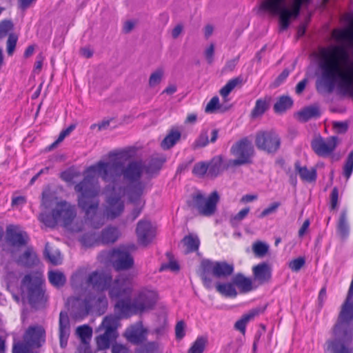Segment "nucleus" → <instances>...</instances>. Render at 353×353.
Instances as JSON below:
<instances>
[{"instance_id": "nucleus-7", "label": "nucleus", "mask_w": 353, "mask_h": 353, "mask_svg": "<svg viewBox=\"0 0 353 353\" xmlns=\"http://www.w3.org/2000/svg\"><path fill=\"white\" fill-rule=\"evenodd\" d=\"M219 201L220 195L216 190L208 196L198 190L191 194L190 199L187 201V205L190 209L196 210L201 216H211L216 213Z\"/></svg>"}, {"instance_id": "nucleus-60", "label": "nucleus", "mask_w": 353, "mask_h": 353, "mask_svg": "<svg viewBox=\"0 0 353 353\" xmlns=\"http://www.w3.org/2000/svg\"><path fill=\"white\" fill-rule=\"evenodd\" d=\"M250 208H245L239 211L236 215L231 218V223L233 225L238 224L242 221L249 213Z\"/></svg>"}, {"instance_id": "nucleus-27", "label": "nucleus", "mask_w": 353, "mask_h": 353, "mask_svg": "<svg viewBox=\"0 0 353 353\" xmlns=\"http://www.w3.org/2000/svg\"><path fill=\"white\" fill-rule=\"evenodd\" d=\"M17 263L22 266L31 268L39 263V259L32 247H27L17 259Z\"/></svg>"}, {"instance_id": "nucleus-57", "label": "nucleus", "mask_w": 353, "mask_h": 353, "mask_svg": "<svg viewBox=\"0 0 353 353\" xmlns=\"http://www.w3.org/2000/svg\"><path fill=\"white\" fill-rule=\"evenodd\" d=\"M208 163L201 162L196 163L193 168L192 172L197 176H203L205 174H208Z\"/></svg>"}, {"instance_id": "nucleus-15", "label": "nucleus", "mask_w": 353, "mask_h": 353, "mask_svg": "<svg viewBox=\"0 0 353 353\" xmlns=\"http://www.w3.org/2000/svg\"><path fill=\"white\" fill-rule=\"evenodd\" d=\"M99 186H90V226L94 228H99L105 223L104 215L97 211L99 200L96 196L99 194Z\"/></svg>"}, {"instance_id": "nucleus-47", "label": "nucleus", "mask_w": 353, "mask_h": 353, "mask_svg": "<svg viewBox=\"0 0 353 353\" xmlns=\"http://www.w3.org/2000/svg\"><path fill=\"white\" fill-rule=\"evenodd\" d=\"M270 99L264 98L258 99L256 101V105L252 112V115L254 117L263 114L269 107Z\"/></svg>"}, {"instance_id": "nucleus-16", "label": "nucleus", "mask_w": 353, "mask_h": 353, "mask_svg": "<svg viewBox=\"0 0 353 353\" xmlns=\"http://www.w3.org/2000/svg\"><path fill=\"white\" fill-rule=\"evenodd\" d=\"M46 332L45 328L40 325H31L26 330L23 341L32 348H39L46 343Z\"/></svg>"}, {"instance_id": "nucleus-64", "label": "nucleus", "mask_w": 353, "mask_h": 353, "mask_svg": "<svg viewBox=\"0 0 353 353\" xmlns=\"http://www.w3.org/2000/svg\"><path fill=\"white\" fill-rule=\"evenodd\" d=\"M280 205L279 203H273L268 208L264 209L263 212L261 213L259 217L263 218L273 212H274L276 209Z\"/></svg>"}, {"instance_id": "nucleus-17", "label": "nucleus", "mask_w": 353, "mask_h": 353, "mask_svg": "<svg viewBox=\"0 0 353 353\" xmlns=\"http://www.w3.org/2000/svg\"><path fill=\"white\" fill-rule=\"evenodd\" d=\"M136 232L139 243L146 246L155 237L156 229L150 221L141 220L137 223Z\"/></svg>"}, {"instance_id": "nucleus-44", "label": "nucleus", "mask_w": 353, "mask_h": 353, "mask_svg": "<svg viewBox=\"0 0 353 353\" xmlns=\"http://www.w3.org/2000/svg\"><path fill=\"white\" fill-rule=\"evenodd\" d=\"M119 319L114 316H107L104 318L102 325L105 330L107 334H117V326Z\"/></svg>"}, {"instance_id": "nucleus-58", "label": "nucleus", "mask_w": 353, "mask_h": 353, "mask_svg": "<svg viewBox=\"0 0 353 353\" xmlns=\"http://www.w3.org/2000/svg\"><path fill=\"white\" fill-rule=\"evenodd\" d=\"M305 260L303 257H299L291 261L289 263V268L294 272H298L305 265Z\"/></svg>"}, {"instance_id": "nucleus-18", "label": "nucleus", "mask_w": 353, "mask_h": 353, "mask_svg": "<svg viewBox=\"0 0 353 353\" xmlns=\"http://www.w3.org/2000/svg\"><path fill=\"white\" fill-rule=\"evenodd\" d=\"M120 232L116 227H107L100 234L92 233L90 230V244L99 243L108 244L114 243L119 237Z\"/></svg>"}, {"instance_id": "nucleus-4", "label": "nucleus", "mask_w": 353, "mask_h": 353, "mask_svg": "<svg viewBox=\"0 0 353 353\" xmlns=\"http://www.w3.org/2000/svg\"><path fill=\"white\" fill-rule=\"evenodd\" d=\"M158 300L157 292L150 288L139 290L133 299L121 300L115 304V307L124 316L141 314L152 310Z\"/></svg>"}, {"instance_id": "nucleus-13", "label": "nucleus", "mask_w": 353, "mask_h": 353, "mask_svg": "<svg viewBox=\"0 0 353 353\" xmlns=\"http://www.w3.org/2000/svg\"><path fill=\"white\" fill-rule=\"evenodd\" d=\"M108 290L110 298L117 300V303H119L121 300L131 299L133 286L130 281L124 278H119L112 280Z\"/></svg>"}, {"instance_id": "nucleus-20", "label": "nucleus", "mask_w": 353, "mask_h": 353, "mask_svg": "<svg viewBox=\"0 0 353 353\" xmlns=\"http://www.w3.org/2000/svg\"><path fill=\"white\" fill-rule=\"evenodd\" d=\"M71 286L79 294L85 293L88 288V270L81 268L73 273L70 279Z\"/></svg>"}, {"instance_id": "nucleus-21", "label": "nucleus", "mask_w": 353, "mask_h": 353, "mask_svg": "<svg viewBox=\"0 0 353 353\" xmlns=\"http://www.w3.org/2000/svg\"><path fill=\"white\" fill-rule=\"evenodd\" d=\"M124 210V203L121 196L111 195L107 199L105 214L108 219H114L120 216Z\"/></svg>"}, {"instance_id": "nucleus-1", "label": "nucleus", "mask_w": 353, "mask_h": 353, "mask_svg": "<svg viewBox=\"0 0 353 353\" xmlns=\"http://www.w3.org/2000/svg\"><path fill=\"white\" fill-rule=\"evenodd\" d=\"M134 154V148L111 151L108 154V161H101L90 166V172L98 173L105 182L112 185L113 190L118 188L123 193L125 189L119 185L122 176L129 183H135L130 193V201L138 205L141 203L140 198L145 188L143 183L140 181L144 173L142 161H132L125 166V162L132 159Z\"/></svg>"}, {"instance_id": "nucleus-36", "label": "nucleus", "mask_w": 353, "mask_h": 353, "mask_svg": "<svg viewBox=\"0 0 353 353\" xmlns=\"http://www.w3.org/2000/svg\"><path fill=\"white\" fill-rule=\"evenodd\" d=\"M332 37L339 43L343 44L348 42L353 48V32L351 30H334L332 34Z\"/></svg>"}, {"instance_id": "nucleus-6", "label": "nucleus", "mask_w": 353, "mask_h": 353, "mask_svg": "<svg viewBox=\"0 0 353 353\" xmlns=\"http://www.w3.org/2000/svg\"><path fill=\"white\" fill-rule=\"evenodd\" d=\"M135 250L136 246L133 244L119 246L101 252L98 259L105 265L111 264L117 271L127 270L134 265V259L130 252Z\"/></svg>"}, {"instance_id": "nucleus-40", "label": "nucleus", "mask_w": 353, "mask_h": 353, "mask_svg": "<svg viewBox=\"0 0 353 353\" xmlns=\"http://www.w3.org/2000/svg\"><path fill=\"white\" fill-rule=\"evenodd\" d=\"M117 337V334H107L105 332L103 334L96 339L97 349L100 350L108 349L110 344L116 340Z\"/></svg>"}, {"instance_id": "nucleus-43", "label": "nucleus", "mask_w": 353, "mask_h": 353, "mask_svg": "<svg viewBox=\"0 0 353 353\" xmlns=\"http://www.w3.org/2000/svg\"><path fill=\"white\" fill-rule=\"evenodd\" d=\"M293 101L287 96L281 97L274 105V110L276 113H281L292 106Z\"/></svg>"}, {"instance_id": "nucleus-45", "label": "nucleus", "mask_w": 353, "mask_h": 353, "mask_svg": "<svg viewBox=\"0 0 353 353\" xmlns=\"http://www.w3.org/2000/svg\"><path fill=\"white\" fill-rule=\"evenodd\" d=\"M300 119L307 121L309 119L320 116V111L317 106H309L299 112Z\"/></svg>"}, {"instance_id": "nucleus-38", "label": "nucleus", "mask_w": 353, "mask_h": 353, "mask_svg": "<svg viewBox=\"0 0 353 353\" xmlns=\"http://www.w3.org/2000/svg\"><path fill=\"white\" fill-rule=\"evenodd\" d=\"M181 138V132L174 129H172L168 135L161 143V146L163 150H168L173 147Z\"/></svg>"}, {"instance_id": "nucleus-39", "label": "nucleus", "mask_w": 353, "mask_h": 353, "mask_svg": "<svg viewBox=\"0 0 353 353\" xmlns=\"http://www.w3.org/2000/svg\"><path fill=\"white\" fill-rule=\"evenodd\" d=\"M234 283H220L217 282L216 284V291L226 297H235L237 295V292L234 288Z\"/></svg>"}, {"instance_id": "nucleus-55", "label": "nucleus", "mask_w": 353, "mask_h": 353, "mask_svg": "<svg viewBox=\"0 0 353 353\" xmlns=\"http://www.w3.org/2000/svg\"><path fill=\"white\" fill-rule=\"evenodd\" d=\"M31 348L32 347L24 341L23 343L20 342L14 345L12 353H33Z\"/></svg>"}, {"instance_id": "nucleus-14", "label": "nucleus", "mask_w": 353, "mask_h": 353, "mask_svg": "<svg viewBox=\"0 0 353 353\" xmlns=\"http://www.w3.org/2000/svg\"><path fill=\"white\" fill-rule=\"evenodd\" d=\"M338 144L339 139L336 136L330 137L327 139L319 137L312 141L311 146L318 156L327 157L335 150Z\"/></svg>"}, {"instance_id": "nucleus-63", "label": "nucleus", "mask_w": 353, "mask_h": 353, "mask_svg": "<svg viewBox=\"0 0 353 353\" xmlns=\"http://www.w3.org/2000/svg\"><path fill=\"white\" fill-rule=\"evenodd\" d=\"M205 57L209 64H212L214 61V45L211 43L205 50Z\"/></svg>"}, {"instance_id": "nucleus-8", "label": "nucleus", "mask_w": 353, "mask_h": 353, "mask_svg": "<svg viewBox=\"0 0 353 353\" xmlns=\"http://www.w3.org/2000/svg\"><path fill=\"white\" fill-rule=\"evenodd\" d=\"M201 268V277L204 285L208 289L212 286V279L210 275L218 279H226L233 274L234 270L232 263L210 260L203 261Z\"/></svg>"}, {"instance_id": "nucleus-41", "label": "nucleus", "mask_w": 353, "mask_h": 353, "mask_svg": "<svg viewBox=\"0 0 353 353\" xmlns=\"http://www.w3.org/2000/svg\"><path fill=\"white\" fill-rule=\"evenodd\" d=\"M243 79L241 76L232 79L228 81L219 91L220 94L223 97H227L229 94L238 85L241 86L243 84Z\"/></svg>"}, {"instance_id": "nucleus-10", "label": "nucleus", "mask_w": 353, "mask_h": 353, "mask_svg": "<svg viewBox=\"0 0 353 353\" xmlns=\"http://www.w3.org/2000/svg\"><path fill=\"white\" fill-rule=\"evenodd\" d=\"M54 214L57 216L58 221L63 222L64 227L70 228L72 232H75L83 231L85 221H77L72 225V223L77 215L74 205L65 201L59 202L54 208Z\"/></svg>"}, {"instance_id": "nucleus-62", "label": "nucleus", "mask_w": 353, "mask_h": 353, "mask_svg": "<svg viewBox=\"0 0 353 353\" xmlns=\"http://www.w3.org/2000/svg\"><path fill=\"white\" fill-rule=\"evenodd\" d=\"M13 28L10 21H3L0 23V37H5Z\"/></svg>"}, {"instance_id": "nucleus-11", "label": "nucleus", "mask_w": 353, "mask_h": 353, "mask_svg": "<svg viewBox=\"0 0 353 353\" xmlns=\"http://www.w3.org/2000/svg\"><path fill=\"white\" fill-rule=\"evenodd\" d=\"M231 153L236 157L228 161V167H236L251 163L254 150L252 142L247 138L237 141L231 148Z\"/></svg>"}, {"instance_id": "nucleus-42", "label": "nucleus", "mask_w": 353, "mask_h": 353, "mask_svg": "<svg viewBox=\"0 0 353 353\" xmlns=\"http://www.w3.org/2000/svg\"><path fill=\"white\" fill-rule=\"evenodd\" d=\"M182 243L186 247L187 253L196 251L200 244L199 238L192 234L185 236L183 239Z\"/></svg>"}, {"instance_id": "nucleus-30", "label": "nucleus", "mask_w": 353, "mask_h": 353, "mask_svg": "<svg viewBox=\"0 0 353 353\" xmlns=\"http://www.w3.org/2000/svg\"><path fill=\"white\" fill-rule=\"evenodd\" d=\"M76 334L81 341L76 353H88V324L79 326Z\"/></svg>"}, {"instance_id": "nucleus-49", "label": "nucleus", "mask_w": 353, "mask_h": 353, "mask_svg": "<svg viewBox=\"0 0 353 353\" xmlns=\"http://www.w3.org/2000/svg\"><path fill=\"white\" fill-rule=\"evenodd\" d=\"M208 343L207 338L198 337L188 350V353H203Z\"/></svg>"}, {"instance_id": "nucleus-33", "label": "nucleus", "mask_w": 353, "mask_h": 353, "mask_svg": "<svg viewBox=\"0 0 353 353\" xmlns=\"http://www.w3.org/2000/svg\"><path fill=\"white\" fill-rule=\"evenodd\" d=\"M234 284L242 293H247L253 290L251 279L245 277L243 274L239 273L232 279Z\"/></svg>"}, {"instance_id": "nucleus-59", "label": "nucleus", "mask_w": 353, "mask_h": 353, "mask_svg": "<svg viewBox=\"0 0 353 353\" xmlns=\"http://www.w3.org/2000/svg\"><path fill=\"white\" fill-rule=\"evenodd\" d=\"M185 323L183 321L177 322L175 325V336L177 340H181L185 334Z\"/></svg>"}, {"instance_id": "nucleus-29", "label": "nucleus", "mask_w": 353, "mask_h": 353, "mask_svg": "<svg viewBox=\"0 0 353 353\" xmlns=\"http://www.w3.org/2000/svg\"><path fill=\"white\" fill-rule=\"evenodd\" d=\"M208 176L216 177L220 174L224 170L228 169V162L223 164V157L221 156H216L213 157L208 163Z\"/></svg>"}, {"instance_id": "nucleus-37", "label": "nucleus", "mask_w": 353, "mask_h": 353, "mask_svg": "<svg viewBox=\"0 0 353 353\" xmlns=\"http://www.w3.org/2000/svg\"><path fill=\"white\" fill-rule=\"evenodd\" d=\"M48 277L50 283L57 288L63 287L66 283V276L62 272L59 270L49 271Z\"/></svg>"}, {"instance_id": "nucleus-53", "label": "nucleus", "mask_w": 353, "mask_h": 353, "mask_svg": "<svg viewBox=\"0 0 353 353\" xmlns=\"http://www.w3.org/2000/svg\"><path fill=\"white\" fill-rule=\"evenodd\" d=\"M338 230H339L340 234L343 237H345L348 234L349 229H348V225L347 223L345 212H342L340 216L339 225H338Z\"/></svg>"}, {"instance_id": "nucleus-61", "label": "nucleus", "mask_w": 353, "mask_h": 353, "mask_svg": "<svg viewBox=\"0 0 353 353\" xmlns=\"http://www.w3.org/2000/svg\"><path fill=\"white\" fill-rule=\"evenodd\" d=\"M17 41V37L14 34H10L7 41V52L12 55L14 51Z\"/></svg>"}, {"instance_id": "nucleus-3", "label": "nucleus", "mask_w": 353, "mask_h": 353, "mask_svg": "<svg viewBox=\"0 0 353 353\" xmlns=\"http://www.w3.org/2000/svg\"><path fill=\"white\" fill-rule=\"evenodd\" d=\"M312 0H264L261 2V9L269 12L273 15H278L281 31L288 28L290 21L297 18L302 7H307ZM329 0H321L324 8Z\"/></svg>"}, {"instance_id": "nucleus-2", "label": "nucleus", "mask_w": 353, "mask_h": 353, "mask_svg": "<svg viewBox=\"0 0 353 353\" xmlns=\"http://www.w3.org/2000/svg\"><path fill=\"white\" fill-rule=\"evenodd\" d=\"M319 68L321 81L317 90L321 88L328 93L337 85L339 92L344 96L353 97V61L343 46H330L322 48L319 52Z\"/></svg>"}, {"instance_id": "nucleus-25", "label": "nucleus", "mask_w": 353, "mask_h": 353, "mask_svg": "<svg viewBox=\"0 0 353 353\" xmlns=\"http://www.w3.org/2000/svg\"><path fill=\"white\" fill-rule=\"evenodd\" d=\"M73 316L76 320H81L88 315V298L86 294L83 298L75 299L72 306Z\"/></svg>"}, {"instance_id": "nucleus-28", "label": "nucleus", "mask_w": 353, "mask_h": 353, "mask_svg": "<svg viewBox=\"0 0 353 353\" xmlns=\"http://www.w3.org/2000/svg\"><path fill=\"white\" fill-rule=\"evenodd\" d=\"M107 307L108 301L104 295L100 294L93 299L90 297V312L100 316L105 313Z\"/></svg>"}, {"instance_id": "nucleus-5", "label": "nucleus", "mask_w": 353, "mask_h": 353, "mask_svg": "<svg viewBox=\"0 0 353 353\" xmlns=\"http://www.w3.org/2000/svg\"><path fill=\"white\" fill-rule=\"evenodd\" d=\"M86 168L81 173L77 168L71 167L60 173V178L68 184H74L83 179L74 185V191L77 194V204L84 212L88 215V174Z\"/></svg>"}, {"instance_id": "nucleus-23", "label": "nucleus", "mask_w": 353, "mask_h": 353, "mask_svg": "<svg viewBox=\"0 0 353 353\" xmlns=\"http://www.w3.org/2000/svg\"><path fill=\"white\" fill-rule=\"evenodd\" d=\"M70 320L66 312L61 311L59 314V332L60 346L65 348L70 336Z\"/></svg>"}, {"instance_id": "nucleus-9", "label": "nucleus", "mask_w": 353, "mask_h": 353, "mask_svg": "<svg viewBox=\"0 0 353 353\" xmlns=\"http://www.w3.org/2000/svg\"><path fill=\"white\" fill-rule=\"evenodd\" d=\"M43 280L39 275H26L21 281L23 292L27 294L30 305H35L45 301V292L43 289Z\"/></svg>"}, {"instance_id": "nucleus-54", "label": "nucleus", "mask_w": 353, "mask_h": 353, "mask_svg": "<svg viewBox=\"0 0 353 353\" xmlns=\"http://www.w3.org/2000/svg\"><path fill=\"white\" fill-rule=\"evenodd\" d=\"M353 170V150L348 154L347 160L343 167V174L348 179L352 174Z\"/></svg>"}, {"instance_id": "nucleus-26", "label": "nucleus", "mask_w": 353, "mask_h": 353, "mask_svg": "<svg viewBox=\"0 0 353 353\" xmlns=\"http://www.w3.org/2000/svg\"><path fill=\"white\" fill-rule=\"evenodd\" d=\"M218 133H219V131L216 129H214L212 131L211 139H210L211 143H214L216 141V139L218 138ZM208 134H209L208 129L202 130L201 132H200L199 135L198 136V137L195 139L194 142L192 143V148L193 150H197V149L205 147L210 142Z\"/></svg>"}, {"instance_id": "nucleus-56", "label": "nucleus", "mask_w": 353, "mask_h": 353, "mask_svg": "<svg viewBox=\"0 0 353 353\" xmlns=\"http://www.w3.org/2000/svg\"><path fill=\"white\" fill-rule=\"evenodd\" d=\"M220 107L219 99L218 97L215 96L208 103L205 111L208 113H212L215 112V110L219 109Z\"/></svg>"}, {"instance_id": "nucleus-12", "label": "nucleus", "mask_w": 353, "mask_h": 353, "mask_svg": "<svg viewBox=\"0 0 353 353\" xmlns=\"http://www.w3.org/2000/svg\"><path fill=\"white\" fill-rule=\"evenodd\" d=\"M255 145L258 149L269 154L276 153L281 145V138L274 130L259 131L256 134Z\"/></svg>"}, {"instance_id": "nucleus-51", "label": "nucleus", "mask_w": 353, "mask_h": 353, "mask_svg": "<svg viewBox=\"0 0 353 353\" xmlns=\"http://www.w3.org/2000/svg\"><path fill=\"white\" fill-rule=\"evenodd\" d=\"M44 255L46 258L48 259V260L53 265H57L61 263L62 259L60 253H50L48 243L46 245Z\"/></svg>"}, {"instance_id": "nucleus-35", "label": "nucleus", "mask_w": 353, "mask_h": 353, "mask_svg": "<svg viewBox=\"0 0 353 353\" xmlns=\"http://www.w3.org/2000/svg\"><path fill=\"white\" fill-rule=\"evenodd\" d=\"M125 336L128 341L136 345L141 343L145 339L143 330L138 327L127 330Z\"/></svg>"}, {"instance_id": "nucleus-52", "label": "nucleus", "mask_w": 353, "mask_h": 353, "mask_svg": "<svg viewBox=\"0 0 353 353\" xmlns=\"http://www.w3.org/2000/svg\"><path fill=\"white\" fill-rule=\"evenodd\" d=\"M76 125L74 124H71L69 127H68L66 129L62 130L59 135L58 139L50 145L49 149L52 150L59 143L63 141V140L68 136L75 128Z\"/></svg>"}, {"instance_id": "nucleus-31", "label": "nucleus", "mask_w": 353, "mask_h": 353, "mask_svg": "<svg viewBox=\"0 0 353 353\" xmlns=\"http://www.w3.org/2000/svg\"><path fill=\"white\" fill-rule=\"evenodd\" d=\"M264 309L256 307L250 310L248 313L243 314L234 325V327L242 333H245L246 324L255 316L259 315L263 312Z\"/></svg>"}, {"instance_id": "nucleus-22", "label": "nucleus", "mask_w": 353, "mask_h": 353, "mask_svg": "<svg viewBox=\"0 0 353 353\" xmlns=\"http://www.w3.org/2000/svg\"><path fill=\"white\" fill-rule=\"evenodd\" d=\"M112 277L109 272H94L90 275V285L98 291L108 290L112 283Z\"/></svg>"}, {"instance_id": "nucleus-46", "label": "nucleus", "mask_w": 353, "mask_h": 353, "mask_svg": "<svg viewBox=\"0 0 353 353\" xmlns=\"http://www.w3.org/2000/svg\"><path fill=\"white\" fill-rule=\"evenodd\" d=\"M39 220L48 228H54L59 221L54 214V208L52 211V214L46 212L41 213L39 216Z\"/></svg>"}, {"instance_id": "nucleus-24", "label": "nucleus", "mask_w": 353, "mask_h": 353, "mask_svg": "<svg viewBox=\"0 0 353 353\" xmlns=\"http://www.w3.org/2000/svg\"><path fill=\"white\" fill-rule=\"evenodd\" d=\"M253 275L254 279L263 284L270 281L272 277L271 266L265 263H261L252 268Z\"/></svg>"}, {"instance_id": "nucleus-32", "label": "nucleus", "mask_w": 353, "mask_h": 353, "mask_svg": "<svg viewBox=\"0 0 353 353\" xmlns=\"http://www.w3.org/2000/svg\"><path fill=\"white\" fill-rule=\"evenodd\" d=\"M164 162L165 159L163 158H152L148 161H142L144 173L148 175L149 177H152L159 171Z\"/></svg>"}, {"instance_id": "nucleus-50", "label": "nucleus", "mask_w": 353, "mask_h": 353, "mask_svg": "<svg viewBox=\"0 0 353 353\" xmlns=\"http://www.w3.org/2000/svg\"><path fill=\"white\" fill-rule=\"evenodd\" d=\"M164 74V70L162 68H159L154 70L150 76L148 80V84L150 87H154L159 85Z\"/></svg>"}, {"instance_id": "nucleus-34", "label": "nucleus", "mask_w": 353, "mask_h": 353, "mask_svg": "<svg viewBox=\"0 0 353 353\" xmlns=\"http://www.w3.org/2000/svg\"><path fill=\"white\" fill-rule=\"evenodd\" d=\"M296 172L299 174L301 179L307 182H313L316 179V170L314 168L308 170L306 166H301L299 161L294 164Z\"/></svg>"}, {"instance_id": "nucleus-19", "label": "nucleus", "mask_w": 353, "mask_h": 353, "mask_svg": "<svg viewBox=\"0 0 353 353\" xmlns=\"http://www.w3.org/2000/svg\"><path fill=\"white\" fill-rule=\"evenodd\" d=\"M6 241L12 247L25 246L29 241V236L18 226L9 225L6 229Z\"/></svg>"}, {"instance_id": "nucleus-48", "label": "nucleus", "mask_w": 353, "mask_h": 353, "mask_svg": "<svg viewBox=\"0 0 353 353\" xmlns=\"http://www.w3.org/2000/svg\"><path fill=\"white\" fill-rule=\"evenodd\" d=\"M252 248L254 255L259 258L264 257L269 251V245L261 241L254 242Z\"/></svg>"}]
</instances>
